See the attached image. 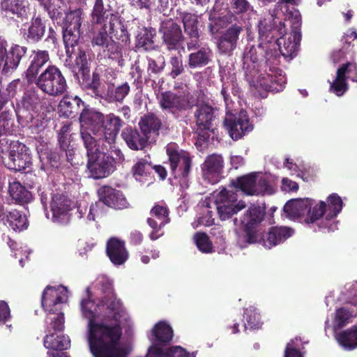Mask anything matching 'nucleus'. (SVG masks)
Instances as JSON below:
<instances>
[{
    "mask_svg": "<svg viewBox=\"0 0 357 357\" xmlns=\"http://www.w3.org/2000/svg\"><path fill=\"white\" fill-rule=\"evenodd\" d=\"M109 32L112 39L127 43L129 35L126 27L116 16H112L108 22Z\"/></svg>",
    "mask_w": 357,
    "mask_h": 357,
    "instance_id": "f704fd0d",
    "label": "nucleus"
},
{
    "mask_svg": "<svg viewBox=\"0 0 357 357\" xmlns=\"http://www.w3.org/2000/svg\"><path fill=\"white\" fill-rule=\"evenodd\" d=\"M170 347H160L157 344H152L149 348L146 357H169Z\"/></svg>",
    "mask_w": 357,
    "mask_h": 357,
    "instance_id": "680f3d73",
    "label": "nucleus"
},
{
    "mask_svg": "<svg viewBox=\"0 0 357 357\" xmlns=\"http://www.w3.org/2000/svg\"><path fill=\"white\" fill-rule=\"evenodd\" d=\"M325 213L326 214V203L324 201H320L312 208V206H310V212L307 213L305 222L307 223H314L322 218Z\"/></svg>",
    "mask_w": 357,
    "mask_h": 357,
    "instance_id": "8fccbe9b",
    "label": "nucleus"
},
{
    "mask_svg": "<svg viewBox=\"0 0 357 357\" xmlns=\"http://www.w3.org/2000/svg\"><path fill=\"white\" fill-rule=\"evenodd\" d=\"M82 11L80 9L66 14L63 22V41L66 46L73 47L80 36V26L82 22Z\"/></svg>",
    "mask_w": 357,
    "mask_h": 357,
    "instance_id": "4468645a",
    "label": "nucleus"
},
{
    "mask_svg": "<svg viewBox=\"0 0 357 357\" xmlns=\"http://www.w3.org/2000/svg\"><path fill=\"white\" fill-rule=\"evenodd\" d=\"M112 16H114L105 7L102 0H96L95 4L91 15L92 25H103L107 24Z\"/></svg>",
    "mask_w": 357,
    "mask_h": 357,
    "instance_id": "e433bc0d",
    "label": "nucleus"
},
{
    "mask_svg": "<svg viewBox=\"0 0 357 357\" xmlns=\"http://www.w3.org/2000/svg\"><path fill=\"white\" fill-rule=\"evenodd\" d=\"M80 135L84 145L87 151V157L96 154V152H101L98 149L97 139L91 135L87 130L81 129Z\"/></svg>",
    "mask_w": 357,
    "mask_h": 357,
    "instance_id": "3c124183",
    "label": "nucleus"
},
{
    "mask_svg": "<svg viewBox=\"0 0 357 357\" xmlns=\"http://www.w3.org/2000/svg\"><path fill=\"white\" fill-rule=\"evenodd\" d=\"M236 195L226 189L222 190L216 196L215 204L222 220L230 218L234 214L243 209V206H234L236 202Z\"/></svg>",
    "mask_w": 357,
    "mask_h": 357,
    "instance_id": "dca6fc26",
    "label": "nucleus"
},
{
    "mask_svg": "<svg viewBox=\"0 0 357 357\" xmlns=\"http://www.w3.org/2000/svg\"><path fill=\"white\" fill-rule=\"evenodd\" d=\"M81 103L83 102L77 96H66L60 101L59 107L65 116L73 117L77 113Z\"/></svg>",
    "mask_w": 357,
    "mask_h": 357,
    "instance_id": "79ce46f5",
    "label": "nucleus"
},
{
    "mask_svg": "<svg viewBox=\"0 0 357 357\" xmlns=\"http://www.w3.org/2000/svg\"><path fill=\"white\" fill-rule=\"evenodd\" d=\"M356 64L354 63H347L343 65L337 70L335 79L331 83V89H347L350 87L349 81L354 82L356 81L354 75L356 74Z\"/></svg>",
    "mask_w": 357,
    "mask_h": 357,
    "instance_id": "bb28decb",
    "label": "nucleus"
},
{
    "mask_svg": "<svg viewBox=\"0 0 357 357\" xmlns=\"http://www.w3.org/2000/svg\"><path fill=\"white\" fill-rule=\"evenodd\" d=\"M87 170L89 176L94 179L108 177L116 169V160L104 152H96L88 157Z\"/></svg>",
    "mask_w": 357,
    "mask_h": 357,
    "instance_id": "1a4fd4ad",
    "label": "nucleus"
},
{
    "mask_svg": "<svg viewBox=\"0 0 357 357\" xmlns=\"http://www.w3.org/2000/svg\"><path fill=\"white\" fill-rule=\"evenodd\" d=\"M99 202L105 206L116 209L122 210L128 208L129 203L123 193L109 185H102L97 191Z\"/></svg>",
    "mask_w": 357,
    "mask_h": 357,
    "instance_id": "a211bd4d",
    "label": "nucleus"
},
{
    "mask_svg": "<svg viewBox=\"0 0 357 357\" xmlns=\"http://www.w3.org/2000/svg\"><path fill=\"white\" fill-rule=\"evenodd\" d=\"M231 8L238 15H245L248 17L255 15L253 7L248 0H231Z\"/></svg>",
    "mask_w": 357,
    "mask_h": 357,
    "instance_id": "de8ad7c7",
    "label": "nucleus"
},
{
    "mask_svg": "<svg viewBox=\"0 0 357 357\" xmlns=\"http://www.w3.org/2000/svg\"><path fill=\"white\" fill-rule=\"evenodd\" d=\"M72 70L75 73V75H77L78 73L81 72L84 77L89 73L88 61L84 51L79 50Z\"/></svg>",
    "mask_w": 357,
    "mask_h": 357,
    "instance_id": "603ef678",
    "label": "nucleus"
},
{
    "mask_svg": "<svg viewBox=\"0 0 357 357\" xmlns=\"http://www.w3.org/2000/svg\"><path fill=\"white\" fill-rule=\"evenodd\" d=\"M103 50L107 51L109 57L116 61L119 66H123L124 65L126 56L124 54H123V49L114 42V39Z\"/></svg>",
    "mask_w": 357,
    "mask_h": 357,
    "instance_id": "09e8293b",
    "label": "nucleus"
},
{
    "mask_svg": "<svg viewBox=\"0 0 357 357\" xmlns=\"http://www.w3.org/2000/svg\"><path fill=\"white\" fill-rule=\"evenodd\" d=\"M256 172L237 177L231 181L232 186L243 192L248 195H254L256 183Z\"/></svg>",
    "mask_w": 357,
    "mask_h": 357,
    "instance_id": "72a5a7b5",
    "label": "nucleus"
},
{
    "mask_svg": "<svg viewBox=\"0 0 357 357\" xmlns=\"http://www.w3.org/2000/svg\"><path fill=\"white\" fill-rule=\"evenodd\" d=\"M264 40L257 46L248 43L243 56V68L247 80L251 86L257 87L255 79L258 78L260 71L265 67L269 68V71L274 72L278 63L277 56L268 47Z\"/></svg>",
    "mask_w": 357,
    "mask_h": 357,
    "instance_id": "20e7f679",
    "label": "nucleus"
},
{
    "mask_svg": "<svg viewBox=\"0 0 357 357\" xmlns=\"http://www.w3.org/2000/svg\"><path fill=\"white\" fill-rule=\"evenodd\" d=\"M109 26L107 24L103 25H92L91 29V43L93 46H99L102 48L108 45L112 40L108 33Z\"/></svg>",
    "mask_w": 357,
    "mask_h": 357,
    "instance_id": "c9c22d12",
    "label": "nucleus"
},
{
    "mask_svg": "<svg viewBox=\"0 0 357 357\" xmlns=\"http://www.w3.org/2000/svg\"><path fill=\"white\" fill-rule=\"evenodd\" d=\"M10 318V310L8 303L0 301V325L5 324Z\"/></svg>",
    "mask_w": 357,
    "mask_h": 357,
    "instance_id": "0e129e2a",
    "label": "nucleus"
},
{
    "mask_svg": "<svg viewBox=\"0 0 357 357\" xmlns=\"http://www.w3.org/2000/svg\"><path fill=\"white\" fill-rule=\"evenodd\" d=\"M7 46L6 39L0 36V68L4 73L15 70L27 50L26 47L15 44L7 51Z\"/></svg>",
    "mask_w": 357,
    "mask_h": 357,
    "instance_id": "9d476101",
    "label": "nucleus"
},
{
    "mask_svg": "<svg viewBox=\"0 0 357 357\" xmlns=\"http://www.w3.org/2000/svg\"><path fill=\"white\" fill-rule=\"evenodd\" d=\"M179 17L181 19L185 33L188 37H197L199 36V33L197 29V17L187 12H181Z\"/></svg>",
    "mask_w": 357,
    "mask_h": 357,
    "instance_id": "c03bdc74",
    "label": "nucleus"
},
{
    "mask_svg": "<svg viewBox=\"0 0 357 357\" xmlns=\"http://www.w3.org/2000/svg\"><path fill=\"white\" fill-rule=\"evenodd\" d=\"M159 34L162 44L169 50H177L182 47L184 36L181 27L172 19H168L160 23Z\"/></svg>",
    "mask_w": 357,
    "mask_h": 357,
    "instance_id": "f8f14e48",
    "label": "nucleus"
},
{
    "mask_svg": "<svg viewBox=\"0 0 357 357\" xmlns=\"http://www.w3.org/2000/svg\"><path fill=\"white\" fill-rule=\"evenodd\" d=\"M169 357H192L185 349L181 347H170Z\"/></svg>",
    "mask_w": 357,
    "mask_h": 357,
    "instance_id": "774afa93",
    "label": "nucleus"
},
{
    "mask_svg": "<svg viewBox=\"0 0 357 357\" xmlns=\"http://www.w3.org/2000/svg\"><path fill=\"white\" fill-rule=\"evenodd\" d=\"M22 107L29 111L32 116L40 112L42 102L36 94V91H25L22 100Z\"/></svg>",
    "mask_w": 357,
    "mask_h": 357,
    "instance_id": "58836bf2",
    "label": "nucleus"
},
{
    "mask_svg": "<svg viewBox=\"0 0 357 357\" xmlns=\"http://www.w3.org/2000/svg\"><path fill=\"white\" fill-rule=\"evenodd\" d=\"M8 192L10 197L18 204H26L32 199V194L19 181L9 183Z\"/></svg>",
    "mask_w": 357,
    "mask_h": 357,
    "instance_id": "4c0bfd02",
    "label": "nucleus"
},
{
    "mask_svg": "<svg viewBox=\"0 0 357 357\" xmlns=\"http://www.w3.org/2000/svg\"><path fill=\"white\" fill-rule=\"evenodd\" d=\"M169 209L167 205L162 203H157L150 211L149 217L146 220V223L152 229L149 236L151 241H155L164 235L162 229L170 222Z\"/></svg>",
    "mask_w": 357,
    "mask_h": 357,
    "instance_id": "9b49d317",
    "label": "nucleus"
},
{
    "mask_svg": "<svg viewBox=\"0 0 357 357\" xmlns=\"http://www.w3.org/2000/svg\"><path fill=\"white\" fill-rule=\"evenodd\" d=\"M49 60V52L46 50H36L31 52L29 56V66L26 72L28 83H33L36 75Z\"/></svg>",
    "mask_w": 357,
    "mask_h": 357,
    "instance_id": "a878e982",
    "label": "nucleus"
},
{
    "mask_svg": "<svg viewBox=\"0 0 357 357\" xmlns=\"http://www.w3.org/2000/svg\"><path fill=\"white\" fill-rule=\"evenodd\" d=\"M28 2L26 0H1V8L8 13L23 17L26 13Z\"/></svg>",
    "mask_w": 357,
    "mask_h": 357,
    "instance_id": "ea45409f",
    "label": "nucleus"
},
{
    "mask_svg": "<svg viewBox=\"0 0 357 357\" xmlns=\"http://www.w3.org/2000/svg\"><path fill=\"white\" fill-rule=\"evenodd\" d=\"M196 245L202 252H210L212 250V243L209 240L208 235L204 232H197L195 234Z\"/></svg>",
    "mask_w": 357,
    "mask_h": 357,
    "instance_id": "4d7b16f0",
    "label": "nucleus"
},
{
    "mask_svg": "<svg viewBox=\"0 0 357 357\" xmlns=\"http://www.w3.org/2000/svg\"><path fill=\"white\" fill-rule=\"evenodd\" d=\"M45 31V26L40 17L33 19L31 25L29 26L27 33L24 34L28 40L32 42L39 41L44 36Z\"/></svg>",
    "mask_w": 357,
    "mask_h": 357,
    "instance_id": "a18cd8bd",
    "label": "nucleus"
},
{
    "mask_svg": "<svg viewBox=\"0 0 357 357\" xmlns=\"http://www.w3.org/2000/svg\"><path fill=\"white\" fill-rule=\"evenodd\" d=\"M106 254L111 262L116 266L123 264L129 257L125 241L117 237H111L107 240Z\"/></svg>",
    "mask_w": 357,
    "mask_h": 357,
    "instance_id": "412c9836",
    "label": "nucleus"
},
{
    "mask_svg": "<svg viewBox=\"0 0 357 357\" xmlns=\"http://www.w3.org/2000/svg\"><path fill=\"white\" fill-rule=\"evenodd\" d=\"M314 200L310 198H298L289 200L284 206L283 211L287 216L291 220H298L307 216L310 212V206Z\"/></svg>",
    "mask_w": 357,
    "mask_h": 357,
    "instance_id": "b1692460",
    "label": "nucleus"
},
{
    "mask_svg": "<svg viewBox=\"0 0 357 357\" xmlns=\"http://www.w3.org/2000/svg\"><path fill=\"white\" fill-rule=\"evenodd\" d=\"M223 124L229 137L235 141L243 138L254 129V124L244 109L236 114H227Z\"/></svg>",
    "mask_w": 357,
    "mask_h": 357,
    "instance_id": "6e6552de",
    "label": "nucleus"
},
{
    "mask_svg": "<svg viewBox=\"0 0 357 357\" xmlns=\"http://www.w3.org/2000/svg\"><path fill=\"white\" fill-rule=\"evenodd\" d=\"M1 158L5 167L14 172L23 171L31 164L29 149L18 141L12 142L8 153L2 151Z\"/></svg>",
    "mask_w": 357,
    "mask_h": 357,
    "instance_id": "0eeeda50",
    "label": "nucleus"
},
{
    "mask_svg": "<svg viewBox=\"0 0 357 357\" xmlns=\"http://www.w3.org/2000/svg\"><path fill=\"white\" fill-rule=\"evenodd\" d=\"M274 192L273 187L270 184L269 181L265 176H259L257 173L255 195H272Z\"/></svg>",
    "mask_w": 357,
    "mask_h": 357,
    "instance_id": "864d4df0",
    "label": "nucleus"
},
{
    "mask_svg": "<svg viewBox=\"0 0 357 357\" xmlns=\"http://www.w3.org/2000/svg\"><path fill=\"white\" fill-rule=\"evenodd\" d=\"M245 323L244 324L245 330L258 329L261 327L262 322L261 321L260 314L252 310H246L244 312Z\"/></svg>",
    "mask_w": 357,
    "mask_h": 357,
    "instance_id": "5fc2aeb1",
    "label": "nucleus"
},
{
    "mask_svg": "<svg viewBox=\"0 0 357 357\" xmlns=\"http://www.w3.org/2000/svg\"><path fill=\"white\" fill-rule=\"evenodd\" d=\"M265 214L264 208L252 206L241 218V225L243 227L241 239L243 243L253 244L259 241L260 233L258 228L264 219Z\"/></svg>",
    "mask_w": 357,
    "mask_h": 357,
    "instance_id": "423d86ee",
    "label": "nucleus"
},
{
    "mask_svg": "<svg viewBox=\"0 0 357 357\" xmlns=\"http://www.w3.org/2000/svg\"><path fill=\"white\" fill-rule=\"evenodd\" d=\"M294 231L287 227H272L269 231L260 234L259 241L257 243H261L265 248H271L280 243H283L292 236Z\"/></svg>",
    "mask_w": 357,
    "mask_h": 357,
    "instance_id": "5701e85b",
    "label": "nucleus"
},
{
    "mask_svg": "<svg viewBox=\"0 0 357 357\" xmlns=\"http://www.w3.org/2000/svg\"><path fill=\"white\" fill-rule=\"evenodd\" d=\"M339 344L347 351H352L357 348V326L342 331L336 336Z\"/></svg>",
    "mask_w": 357,
    "mask_h": 357,
    "instance_id": "473e14b6",
    "label": "nucleus"
},
{
    "mask_svg": "<svg viewBox=\"0 0 357 357\" xmlns=\"http://www.w3.org/2000/svg\"><path fill=\"white\" fill-rule=\"evenodd\" d=\"M122 120L113 114L103 116L102 126L98 135L99 140H103L108 144L115 142L116 136L122 126Z\"/></svg>",
    "mask_w": 357,
    "mask_h": 357,
    "instance_id": "4be33fe9",
    "label": "nucleus"
},
{
    "mask_svg": "<svg viewBox=\"0 0 357 357\" xmlns=\"http://www.w3.org/2000/svg\"><path fill=\"white\" fill-rule=\"evenodd\" d=\"M294 344V340L287 343L285 347L284 357H303L300 349L296 348Z\"/></svg>",
    "mask_w": 357,
    "mask_h": 357,
    "instance_id": "338daca9",
    "label": "nucleus"
},
{
    "mask_svg": "<svg viewBox=\"0 0 357 357\" xmlns=\"http://www.w3.org/2000/svg\"><path fill=\"white\" fill-rule=\"evenodd\" d=\"M148 64V70L153 73H157L162 70L165 65V58L162 55H158L155 58H146Z\"/></svg>",
    "mask_w": 357,
    "mask_h": 357,
    "instance_id": "052dcab7",
    "label": "nucleus"
},
{
    "mask_svg": "<svg viewBox=\"0 0 357 357\" xmlns=\"http://www.w3.org/2000/svg\"><path fill=\"white\" fill-rule=\"evenodd\" d=\"M241 31L242 27L237 24L229 27L219 40V50L223 53H229L233 51L236 47L237 40Z\"/></svg>",
    "mask_w": 357,
    "mask_h": 357,
    "instance_id": "cd10ccee",
    "label": "nucleus"
},
{
    "mask_svg": "<svg viewBox=\"0 0 357 357\" xmlns=\"http://www.w3.org/2000/svg\"><path fill=\"white\" fill-rule=\"evenodd\" d=\"M326 220L335 218L342 211L343 202L341 197L336 193H332L327 197Z\"/></svg>",
    "mask_w": 357,
    "mask_h": 357,
    "instance_id": "37998d69",
    "label": "nucleus"
},
{
    "mask_svg": "<svg viewBox=\"0 0 357 357\" xmlns=\"http://www.w3.org/2000/svg\"><path fill=\"white\" fill-rule=\"evenodd\" d=\"M224 169V160L220 154L213 153L208 155L203 164L204 177L211 183L219 181Z\"/></svg>",
    "mask_w": 357,
    "mask_h": 357,
    "instance_id": "aec40b11",
    "label": "nucleus"
},
{
    "mask_svg": "<svg viewBox=\"0 0 357 357\" xmlns=\"http://www.w3.org/2000/svg\"><path fill=\"white\" fill-rule=\"evenodd\" d=\"M158 98L161 107L165 109H181L186 105L184 97L176 96L172 91H165L161 93Z\"/></svg>",
    "mask_w": 357,
    "mask_h": 357,
    "instance_id": "2f4dec72",
    "label": "nucleus"
},
{
    "mask_svg": "<svg viewBox=\"0 0 357 357\" xmlns=\"http://www.w3.org/2000/svg\"><path fill=\"white\" fill-rule=\"evenodd\" d=\"M50 208L52 220L58 224H66L70 221L72 200L64 194L56 193L52 197Z\"/></svg>",
    "mask_w": 357,
    "mask_h": 357,
    "instance_id": "f3484780",
    "label": "nucleus"
},
{
    "mask_svg": "<svg viewBox=\"0 0 357 357\" xmlns=\"http://www.w3.org/2000/svg\"><path fill=\"white\" fill-rule=\"evenodd\" d=\"M33 83L40 89H66L67 84L61 70L55 66H49Z\"/></svg>",
    "mask_w": 357,
    "mask_h": 357,
    "instance_id": "2eb2a0df",
    "label": "nucleus"
},
{
    "mask_svg": "<svg viewBox=\"0 0 357 357\" xmlns=\"http://www.w3.org/2000/svg\"><path fill=\"white\" fill-rule=\"evenodd\" d=\"M121 137L128 146L135 151L144 149L149 141L148 137L140 135L137 129L132 127L125 128L121 132Z\"/></svg>",
    "mask_w": 357,
    "mask_h": 357,
    "instance_id": "c85d7f7f",
    "label": "nucleus"
},
{
    "mask_svg": "<svg viewBox=\"0 0 357 357\" xmlns=\"http://www.w3.org/2000/svg\"><path fill=\"white\" fill-rule=\"evenodd\" d=\"M102 296L97 304L91 298L81 302L82 315L88 319V343L94 357H128V350L123 347L121 319L126 311L116 297L111 282H101Z\"/></svg>",
    "mask_w": 357,
    "mask_h": 357,
    "instance_id": "f257e3e1",
    "label": "nucleus"
},
{
    "mask_svg": "<svg viewBox=\"0 0 357 357\" xmlns=\"http://www.w3.org/2000/svg\"><path fill=\"white\" fill-rule=\"evenodd\" d=\"M162 126L161 120L153 114L144 115L140 119L139 126L142 134L150 138L151 133L158 135Z\"/></svg>",
    "mask_w": 357,
    "mask_h": 357,
    "instance_id": "7c9ffc66",
    "label": "nucleus"
},
{
    "mask_svg": "<svg viewBox=\"0 0 357 357\" xmlns=\"http://www.w3.org/2000/svg\"><path fill=\"white\" fill-rule=\"evenodd\" d=\"M103 114L90 109H84L79 116L81 129L90 130L96 137L103 122Z\"/></svg>",
    "mask_w": 357,
    "mask_h": 357,
    "instance_id": "393cba45",
    "label": "nucleus"
},
{
    "mask_svg": "<svg viewBox=\"0 0 357 357\" xmlns=\"http://www.w3.org/2000/svg\"><path fill=\"white\" fill-rule=\"evenodd\" d=\"M0 225L9 227L15 231L27 229L29 222L25 214L17 209H9L4 204L0 205Z\"/></svg>",
    "mask_w": 357,
    "mask_h": 357,
    "instance_id": "6ab92c4d",
    "label": "nucleus"
},
{
    "mask_svg": "<svg viewBox=\"0 0 357 357\" xmlns=\"http://www.w3.org/2000/svg\"><path fill=\"white\" fill-rule=\"evenodd\" d=\"M172 176L181 185L188 187L192 169V156L186 151L181 149L176 144H169L166 148Z\"/></svg>",
    "mask_w": 357,
    "mask_h": 357,
    "instance_id": "39448f33",
    "label": "nucleus"
},
{
    "mask_svg": "<svg viewBox=\"0 0 357 357\" xmlns=\"http://www.w3.org/2000/svg\"><path fill=\"white\" fill-rule=\"evenodd\" d=\"M155 31L151 28H140L136 36V45L138 48H143L145 50L151 49L153 45V37Z\"/></svg>",
    "mask_w": 357,
    "mask_h": 357,
    "instance_id": "a19ab883",
    "label": "nucleus"
},
{
    "mask_svg": "<svg viewBox=\"0 0 357 357\" xmlns=\"http://www.w3.org/2000/svg\"><path fill=\"white\" fill-rule=\"evenodd\" d=\"M291 27V33H295L296 31L301 32V16L298 10L289 11L285 17Z\"/></svg>",
    "mask_w": 357,
    "mask_h": 357,
    "instance_id": "bf43d9fd",
    "label": "nucleus"
},
{
    "mask_svg": "<svg viewBox=\"0 0 357 357\" xmlns=\"http://www.w3.org/2000/svg\"><path fill=\"white\" fill-rule=\"evenodd\" d=\"M14 122L10 114L2 112L0 114V137L13 135Z\"/></svg>",
    "mask_w": 357,
    "mask_h": 357,
    "instance_id": "6e6d98bb",
    "label": "nucleus"
},
{
    "mask_svg": "<svg viewBox=\"0 0 357 357\" xmlns=\"http://www.w3.org/2000/svg\"><path fill=\"white\" fill-rule=\"evenodd\" d=\"M152 344L166 347L173 337V330L165 321L158 322L151 331Z\"/></svg>",
    "mask_w": 357,
    "mask_h": 357,
    "instance_id": "c756f323",
    "label": "nucleus"
},
{
    "mask_svg": "<svg viewBox=\"0 0 357 357\" xmlns=\"http://www.w3.org/2000/svg\"><path fill=\"white\" fill-rule=\"evenodd\" d=\"M170 63L172 66V75L175 77L183 71V66L181 56H173L171 58Z\"/></svg>",
    "mask_w": 357,
    "mask_h": 357,
    "instance_id": "69168bd1",
    "label": "nucleus"
},
{
    "mask_svg": "<svg viewBox=\"0 0 357 357\" xmlns=\"http://www.w3.org/2000/svg\"><path fill=\"white\" fill-rule=\"evenodd\" d=\"M150 164L146 159H139L132 167V176L136 180H140L142 176H146L149 169Z\"/></svg>",
    "mask_w": 357,
    "mask_h": 357,
    "instance_id": "13d9d810",
    "label": "nucleus"
},
{
    "mask_svg": "<svg viewBox=\"0 0 357 357\" xmlns=\"http://www.w3.org/2000/svg\"><path fill=\"white\" fill-rule=\"evenodd\" d=\"M210 56V49L202 47L197 52L189 55V66L192 68L202 67L208 63Z\"/></svg>",
    "mask_w": 357,
    "mask_h": 357,
    "instance_id": "49530a36",
    "label": "nucleus"
},
{
    "mask_svg": "<svg viewBox=\"0 0 357 357\" xmlns=\"http://www.w3.org/2000/svg\"><path fill=\"white\" fill-rule=\"evenodd\" d=\"M66 299V295L54 287L48 285L43 292L41 305L43 310L50 314H54L53 317L47 318L50 320L47 326L48 334L43 340L44 347L47 349L63 351L68 349L70 346L68 337L52 333V331L57 332L63 329L64 315L61 312V306Z\"/></svg>",
    "mask_w": 357,
    "mask_h": 357,
    "instance_id": "f03ea898",
    "label": "nucleus"
},
{
    "mask_svg": "<svg viewBox=\"0 0 357 357\" xmlns=\"http://www.w3.org/2000/svg\"><path fill=\"white\" fill-rule=\"evenodd\" d=\"M280 16H274L264 18L259 21L258 24L259 39L267 43L278 36L277 45L279 47L281 54L286 58H293L296 55L300 41L301 32L296 31L295 33H287L284 24L280 20Z\"/></svg>",
    "mask_w": 357,
    "mask_h": 357,
    "instance_id": "7ed1b4c3",
    "label": "nucleus"
},
{
    "mask_svg": "<svg viewBox=\"0 0 357 357\" xmlns=\"http://www.w3.org/2000/svg\"><path fill=\"white\" fill-rule=\"evenodd\" d=\"M195 117L198 139L206 142L209 139L211 133L214 131L213 126L216 121L215 109L210 105H203L197 109Z\"/></svg>",
    "mask_w": 357,
    "mask_h": 357,
    "instance_id": "ddd939ff",
    "label": "nucleus"
},
{
    "mask_svg": "<svg viewBox=\"0 0 357 357\" xmlns=\"http://www.w3.org/2000/svg\"><path fill=\"white\" fill-rule=\"evenodd\" d=\"M351 317V312L344 307H340L336 310L335 324L338 328L344 326Z\"/></svg>",
    "mask_w": 357,
    "mask_h": 357,
    "instance_id": "e2e57ef3",
    "label": "nucleus"
}]
</instances>
